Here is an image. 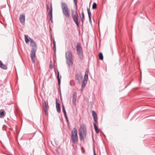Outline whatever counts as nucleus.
Wrapping results in <instances>:
<instances>
[{"label": "nucleus", "instance_id": "f257e3e1", "mask_svg": "<svg viewBox=\"0 0 155 155\" xmlns=\"http://www.w3.org/2000/svg\"><path fill=\"white\" fill-rule=\"evenodd\" d=\"M79 135L80 139L81 141H83L86 137L87 129L85 124H82L80 126L79 129Z\"/></svg>", "mask_w": 155, "mask_h": 155}, {"label": "nucleus", "instance_id": "f03ea898", "mask_svg": "<svg viewBox=\"0 0 155 155\" xmlns=\"http://www.w3.org/2000/svg\"><path fill=\"white\" fill-rule=\"evenodd\" d=\"M72 52L69 50L65 53V58L66 59V62L69 67H71L73 64V59Z\"/></svg>", "mask_w": 155, "mask_h": 155}, {"label": "nucleus", "instance_id": "7ed1b4c3", "mask_svg": "<svg viewBox=\"0 0 155 155\" xmlns=\"http://www.w3.org/2000/svg\"><path fill=\"white\" fill-rule=\"evenodd\" d=\"M61 7L63 14L67 18L70 17L69 10L67 5L64 2L61 3Z\"/></svg>", "mask_w": 155, "mask_h": 155}, {"label": "nucleus", "instance_id": "20e7f679", "mask_svg": "<svg viewBox=\"0 0 155 155\" xmlns=\"http://www.w3.org/2000/svg\"><path fill=\"white\" fill-rule=\"evenodd\" d=\"M61 7L63 14L67 18L70 17L69 10L67 5L64 2L61 3Z\"/></svg>", "mask_w": 155, "mask_h": 155}, {"label": "nucleus", "instance_id": "39448f33", "mask_svg": "<svg viewBox=\"0 0 155 155\" xmlns=\"http://www.w3.org/2000/svg\"><path fill=\"white\" fill-rule=\"evenodd\" d=\"M71 139L73 143H76L78 140L77 131L75 128L73 129L71 132Z\"/></svg>", "mask_w": 155, "mask_h": 155}, {"label": "nucleus", "instance_id": "423d86ee", "mask_svg": "<svg viewBox=\"0 0 155 155\" xmlns=\"http://www.w3.org/2000/svg\"><path fill=\"white\" fill-rule=\"evenodd\" d=\"M77 51L78 52V55L81 59H82L83 58V51L82 47L79 44H78L77 45Z\"/></svg>", "mask_w": 155, "mask_h": 155}, {"label": "nucleus", "instance_id": "0eeeda50", "mask_svg": "<svg viewBox=\"0 0 155 155\" xmlns=\"http://www.w3.org/2000/svg\"><path fill=\"white\" fill-rule=\"evenodd\" d=\"M36 51V48H33L31 50V57L32 63H34L35 62V53Z\"/></svg>", "mask_w": 155, "mask_h": 155}, {"label": "nucleus", "instance_id": "6e6552de", "mask_svg": "<svg viewBox=\"0 0 155 155\" xmlns=\"http://www.w3.org/2000/svg\"><path fill=\"white\" fill-rule=\"evenodd\" d=\"M72 18L74 20V21L76 24L77 26L79 25V23L78 21V14L77 12H74L73 11L72 12Z\"/></svg>", "mask_w": 155, "mask_h": 155}, {"label": "nucleus", "instance_id": "1a4fd4ad", "mask_svg": "<svg viewBox=\"0 0 155 155\" xmlns=\"http://www.w3.org/2000/svg\"><path fill=\"white\" fill-rule=\"evenodd\" d=\"M75 80L77 82L79 83L83 79V76L81 73H78L75 76Z\"/></svg>", "mask_w": 155, "mask_h": 155}, {"label": "nucleus", "instance_id": "9d476101", "mask_svg": "<svg viewBox=\"0 0 155 155\" xmlns=\"http://www.w3.org/2000/svg\"><path fill=\"white\" fill-rule=\"evenodd\" d=\"M45 113L46 114L47 111L48 110L49 107L48 103L45 101H44L42 104Z\"/></svg>", "mask_w": 155, "mask_h": 155}, {"label": "nucleus", "instance_id": "9b49d317", "mask_svg": "<svg viewBox=\"0 0 155 155\" xmlns=\"http://www.w3.org/2000/svg\"><path fill=\"white\" fill-rule=\"evenodd\" d=\"M50 10L48 13V15L50 18V20L51 22H52V4H51L50 5Z\"/></svg>", "mask_w": 155, "mask_h": 155}, {"label": "nucleus", "instance_id": "f8f14e48", "mask_svg": "<svg viewBox=\"0 0 155 155\" xmlns=\"http://www.w3.org/2000/svg\"><path fill=\"white\" fill-rule=\"evenodd\" d=\"M25 15L24 14H22L20 15L19 17V20L21 23L23 24L25 22Z\"/></svg>", "mask_w": 155, "mask_h": 155}, {"label": "nucleus", "instance_id": "ddd939ff", "mask_svg": "<svg viewBox=\"0 0 155 155\" xmlns=\"http://www.w3.org/2000/svg\"><path fill=\"white\" fill-rule=\"evenodd\" d=\"M92 115L93 116L94 120L95 123H97V118L96 113L94 111H92Z\"/></svg>", "mask_w": 155, "mask_h": 155}, {"label": "nucleus", "instance_id": "4468645a", "mask_svg": "<svg viewBox=\"0 0 155 155\" xmlns=\"http://www.w3.org/2000/svg\"><path fill=\"white\" fill-rule=\"evenodd\" d=\"M87 78H86V76L85 77H84V80L83 81L81 87H84L87 83Z\"/></svg>", "mask_w": 155, "mask_h": 155}, {"label": "nucleus", "instance_id": "2eb2a0df", "mask_svg": "<svg viewBox=\"0 0 155 155\" xmlns=\"http://www.w3.org/2000/svg\"><path fill=\"white\" fill-rule=\"evenodd\" d=\"M57 100H56V108L57 110L58 113H60L61 112V109L60 108V104L57 102Z\"/></svg>", "mask_w": 155, "mask_h": 155}, {"label": "nucleus", "instance_id": "dca6fc26", "mask_svg": "<svg viewBox=\"0 0 155 155\" xmlns=\"http://www.w3.org/2000/svg\"><path fill=\"white\" fill-rule=\"evenodd\" d=\"M0 68L2 69L6 70L7 68V66L4 64L2 61H0Z\"/></svg>", "mask_w": 155, "mask_h": 155}, {"label": "nucleus", "instance_id": "f3484780", "mask_svg": "<svg viewBox=\"0 0 155 155\" xmlns=\"http://www.w3.org/2000/svg\"><path fill=\"white\" fill-rule=\"evenodd\" d=\"M87 10L88 15V17L89 18V22L90 23L91 22V13L90 12V10L89 8H87Z\"/></svg>", "mask_w": 155, "mask_h": 155}, {"label": "nucleus", "instance_id": "a211bd4d", "mask_svg": "<svg viewBox=\"0 0 155 155\" xmlns=\"http://www.w3.org/2000/svg\"><path fill=\"white\" fill-rule=\"evenodd\" d=\"M76 96L77 95L75 93H74L73 96L72 102L74 104H76Z\"/></svg>", "mask_w": 155, "mask_h": 155}, {"label": "nucleus", "instance_id": "6ab92c4d", "mask_svg": "<svg viewBox=\"0 0 155 155\" xmlns=\"http://www.w3.org/2000/svg\"><path fill=\"white\" fill-rule=\"evenodd\" d=\"M29 38L30 39V45L31 46L34 48H36V45L35 42L32 40L30 38Z\"/></svg>", "mask_w": 155, "mask_h": 155}, {"label": "nucleus", "instance_id": "aec40b11", "mask_svg": "<svg viewBox=\"0 0 155 155\" xmlns=\"http://www.w3.org/2000/svg\"><path fill=\"white\" fill-rule=\"evenodd\" d=\"M94 126L96 132L98 134L99 132V130L95 123L94 124Z\"/></svg>", "mask_w": 155, "mask_h": 155}, {"label": "nucleus", "instance_id": "412c9836", "mask_svg": "<svg viewBox=\"0 0 155 155\" xmlns=\"http://www.w3.org/2000/svg\"><path fill=\"white\" fill-rule=\"evenodd\" d=\"M57 78L58 79V84L59 85H60L61 83V76H60V78L59 72H58Z\"/></svg>", "mask_w": 155, "mask_h": 155}, {"label": "nucleus", "instance_id": "4be33fe9", "mask_svg": "<svg viewBox=\"0 0 155 155\" xmlns=\"http://www.w3.org/2000/svg\"><path fill=\"white\" fill-rule=\"evenodd\" d=\"M25 42L26 43H28L29 42V40L28 38V35H25Z\"/></svg>", "mask_w": 155, "mask_h": 155}, {"label": "nucleus", "instance_id": "5701e85b", "mask_svg": "<svg viewBox=\"0 0 155 155\" xmlns=\"http://www.w3.org/2000/svg\"><path fill=\"white\" fill-rule=\"evenodd\" d=\"M54 50V52L56 51V42L54 40L53 41Z\"/></svg>", "mask_w": 155, "mask_h": 155}, {"label": "nucleus", "instance_id": "b1692460", "mask_svg": "<svg viewBox=\"0 0 155 155\" xmlns=\"http://www.w3.org/2000/svg\"><path fill=\"white\" fill-rule=\"evenodd\" d=\"M81 15H82V17H81V22H82V23L83 24V23L84 20V13L83 12H82V13L81 14Z\"/></svg>", "mask_w": 155, "mask_h": 155}, {"label": "nucleus", "instance_id": "393cba45", "mask_svg": "<svg viewBox=\"0 0 155 155\" xmlns=\"http://www.w3.org/2000/svg\"><path fill=\"white\" fill-rule=\"evenodd\" d=\"M99 58L101 60H102L103 59V57L102 54V53H100L99 55Z\"/></svg>", "mask_w": 155, "mask_h": 155}, {"label": "nucleus", "instance_id": "a878e982", "mask_svg": "<svg viewBox=\"0 0 155 155\" xmlns=\"http://www.w3.org/2000/svg\"><path fill=\"white\" fill-rule=\"evenodd\" d=\"M5 114L4 112L3 111H2L0 113V117L2 118V117H4L5 116Z\"/></svg>", "mask_w": 155, "mask_h": 155}, {"label": "nucleus", "instance_id": "bb28decb", "mask_svg": "<svg viewBox=\"0 0 155 155\" xmlns=\"http://www.w3.org/2000/svg\"><path fill=\"white\" fill-rule=\"evenodd\" d=\"M97 8V4L96 3L94 2L92 5V9H95Z\"/></svg>", "mask_w": 155, "mask_h": 155}, {"label": "nucleus", "instance_id": "cd10ccee", "mask_svg": "<svg viewBox=\"0 0 155 155\" xmlns=\"http://www.w3.org/2000/svg\"><path fill=\"white\" fill-rule=\"evenodd\" d=\"M62 110L63 112L65 111L64 106L63 105H62Z\"/></svg>", "mask_w": 155, "mask_h": 155}, {"label": "nucleus", "instance_id": "c85d7f7f", "mask_svg": "<svg viewBox=\"0 0 155 155\" xmlns=\"http://www.w3.org/2000/svg\"><path fill=\"white\" fill-rule=\"evenodd\" d=\"M87 79L88 78V73H87L86 72H85L84 77L86 76V78H87Z\"/></svg>", "mask_w": 155, "mask_h": 155}, {"label": "nucleus", "instance_id": "c756f323", "mask_svg": "<svg viewBox=\"0 0 155 155\" xmlns=\"http://www.w3.org/2000/svg\"><path fill=\"white\" fill-rule=\"evenodd\" d=\"M63 112L64 114V117H66L67 116V114H66V111H64H64Z\"/></svg>", "mask_w": 155, "mask_h": 155}, {"label": "nucleus", "instance_id": "7c9ffc66", "mask_svg": "<svg viewBox=\"0 0 155 155\" xmlns=\"http://www.w3.org/2000/svg\"><path fill=\"white\" fill-rule=\"evenodd\" d=\"M65 117V118L66 119V121H67V122L68 123V118L67 116Z\"/></svg>", "mask_w": 155, "mask_h": 155}, {"label": "nucleus", "instance_id": "2f4dec72", "mask_svg": "<svg viewBox=\"0 0 155 155\" xmlns=\"http://www.w3.org/2000/svg\"><path fill=\"white\" fill-rule=\"evenodd\" d=\"M74 0V3L75 4V5H76V4H77V2L76 1V0Z\"/></svg>", "mask_w": 155, "mask_h": 155}, {"label": "nucleus", "instance_id": "473e14b6", "mask_svg": "<svg viewBox=\"0 0 155 155\" xmlns=\"http://www.w3.org/2000/svg\"><path fill=\"white\" fill-rule=\"evenodd\" d=\"M48 8H49V6L48 5H47V11H48Z\"/></svg>", "mask_w": 155, "mask_h": 155}, {"label": "nucleus", "instance_id": "72a5a7b5", "mask_svg": "<svg viewBox=\"0 0 155 155\" xmlns=\"http://www.w3.org/2000/svg\"><path fill=\"white\" fill-rule=\"evenodd\" d=\"M84 87H81V91H83V89H84Z\"/></svg>", "mask_w": 155, "mask_h": 155}, {"label": "nucleus", "instance_id": "f704fd0d", "mask_svg": "<svg viewBox=\"0 0 155 155\" xmlns=\"http://www.w3.org/2000/svg\"><path fill=\"white\" fill-rule=\"evenodd\" d=\"M52 66V64H50V68H51L52 69V67H51V66Z\"/></svg>", "mask_w": 155, "mask_h": 155}, {"label": "nucleus", "instance_id": "c9c22d12", "mask_svg": "<svg viewBox=\"0 0 155 155\" xmlns=\"http://www.w3.org/2000/svg\"><path fill=\"white\" fill-rule=\"evenodd\" d=\"M82 153H84V152H85V151H84V150H83L82 151Z\"/></svg>", "mask_w": 155, "mask_h": 155}, {"label": "nucleus", "instance_id": "e433bc0d", "mask_svg": "<svg viewBox=\"0 0 155 155\" xmlns=\"http://www.w3.org/2000/svg\"><path fill=\"white\" fill-rule=\"evenodd\" d=\"M94 155H96L95 152L94 153Z\"/></svg>", "mask_w": 155, "mask_h": 155}, {"label": "nucleus", "instance_id": "4c0bfd02", "mask_svg": "<svg viewBox=\"0 0 155 155\" xmlns=\"http://www.w3.org/2000/svg\"><path fill=\"white\" fill-rule=\"evenodd\" d=\"M81 149H83V147H81Z\"/></svg>", "mask_w": 155, "mask_h": 155}]
</instances>
